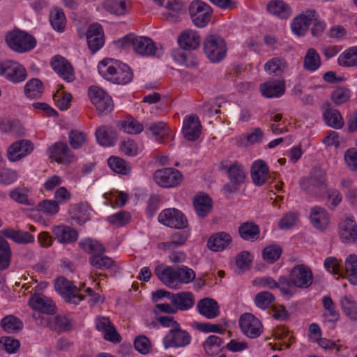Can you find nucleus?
<instances>
[{"label": "nucleus", "mask_w": 357, "mask_h": 357, "mask_svg": "<svg viewBox=\"0 0 357 357\" xmlns=\"http://www.w3.org/2000/svg\"><path fill=\"white\" fill-rule=\"evenodd\" d=\"M344 271L347 280L353 285H357V255L351 254L344 262Z\"/></svg>", "instance_id": "nucleus-41"}, {"label": "nucleus", "mask_w": 357, "mask_h": 357, "mask_svg": "<svg viewBox=\"0 0 357 357\" xmlns=\"http://www.w3.org/2000/svg\"><path fill=\"white\" fill-rule=\"evenodd\" d=\"M204 50L207 58L212 62H219L226 56L225 40L218 35L207 36L204 42Z\"/></svg>", "instance_id": "nucleus-5"}, {"label": "nucleus", "mask_w": 357, "mask_h": 357, "mask_svg": "<svg viewBox=\"0 0 357 357\" xmlns=\"http://www.w3.org/2000/svg\"><path fill=\"white\" fill-rule=\"evenodd\" d=\"M193 205L197 215L204 218L212 211L213 200L208 195L200 193L194 197Z\"/></svg>", "instance_id": "nucleus-27"}, {"label": "nucleus", "mask_w": 357, "mask_h": 357, "mask_svg": "<svg viewBox=\"0 0 357 357\" xmlns=\"http://www.w3.org/2000/svg\"><path fill=\"white\" fill-rule=\"evenodd\" d=\"M351 91L346 87H339L331 93V100L335 105L346 102L350 98Z\"/></svg>", "instance_id": "nucleus-63"}, {"label": "nucleus", "mask_w": 357, "mask_h": 357, "mask_svg": "<svg viewBox=\"0 0 357 357\" xmlns=\"http://www.w3.org/2000/svg\"><path fill=\"white\" fill-rule=\"evenodd\" d=\"M88 95L100 114H107L112 111L114 105L112 98L100 88L91 86Z\"/></svg>", "instance_id": "nucleus-9"}, {"label": "nucleus", "mask_w": 357, "mask_h": 357, "mask_svg": "<svg viewBox=\"0 0 357 357\" xmlns=\"http://www.w3.org/2000/svg\"><path fill=\"white\" fill-rule=\"evenodd\" d=\"M275 296L269 291H261L255 298L256 305L261 310H266L275 301Z\"/></svg>", "instance_id": "nucleus-58"}, {"label": "nucleus", "mask_w": 357, "mask_h": 357, "mask_svg": "<svg viewBox=\"0 0 357 357\" xmlns=\"http://www.w3.org/2000/svg\"><path fill=\"white\" fill-rule=\"evenodd\" d=\"M310 218L313 227L320 231L326 229L329 225L328 214L325 208L320 206L312 208Z\"/></svg>", "instance_id": "nucleus-29"}, {"label": "nucleus", "mask_w": 357, "mask_h": 357, "mask_svg": "<svg viewBox=\"0 0 357 357\" xmlns=\"http://www.w3.org/2000/svg\"><path fill=\"white\" fill-rule=\"evenodd\" d=\"M29 303L33 310L38 312L33 314V317L36 319L40 317L39 312L52 314L56 312L54 303L50 298L43 294H34L30 298Z\"/></svg>", "instance_id": "nucleus-15"}, {"label": "nucleus", "mask_w": 357, "mask_h": 357, "mask_svg": "<svg viewBox=\"0 0 357 357\" xmlns=\"http://www.w3.org/2000/svg\"><path fill=\"white\" fill-rule=\"evenodd\" d=\"M287 68V62L280 57H274L268 60L264 65L266 72L276 76L282 75Z\"/></svg>", "instance_id": "nucleus-39"}, {"label": "nucleus", "mask_w": 357, "mask_h": 357, "mask_svg": "<svg viewBox=\"0 0 357 357\" xmlns=\"http://www.w3.org/2000/svg\"><path fill=\"white\" fill-rule=\"evenodd\" d=\"M239 326L242 333L249 338H257L263 332V326L259 319L250 313L240 317Z\"/></svg>", "instance_id": "nucleus-13"}, {"label": "nucleus", "mask_w": 357, "mask_h": 357, "mask_svg": "<svg viewBox=\"0 0 357 357\" xmlns=\"http://www.w3.org/2000/svg\"><path fill=\"white\" fill-rule=\"evenodd\" d=\"M69 143L74 149L81 148L86 140V135L79 130H72L68 135Z\"/></svg>", "instance_id": "nucleus-62"}, {"label": "nucleus", "mask_w": 357, "mask_h": 357, "mask_svg": "<svg viewBox=\"0 0 357 357\" xmlns=\"http://www.w3.org/2000/svg\"><path fill=\"white\" fill-rule=\"evenodd\" d=\"M155 273L160 280L167 287L176 289L178 287L176 268L167 266L163 268L162 265L155 268Z\"/></svg>", "instance_id": "nucleus-25"}, {"label": "nucleus", "mask_w": 357, "mask_h": 357, "mask_svg": "<svg viewBox=\"0 0 357 357\" xmlns=\"http://www.w3.org/2000/svg\"><path fill=\"white\" fill-rule=\"evenodd\" d=\"M326 123L335 129L342 128L344 125L343 119L338 110L328 109L324 112Z\"/></svg>", "instance_id": "nucleus-47"}, {"label": "nucleus", "mask_w": 357, "mask_h": 357, "mask_svg": "<svg viewBox=\"0 0 357 357\" xmlns=\"http://www.w3.org/2000/svg\"><path fill=\"white\" fill-rule=\"evenodd\" d=\"M238 233L243 240L254 241L259 238L260 229L257 225L252 222H245L239 226Z\"/></svg>", "instance_id": "nucleus-37"}, {"label": "nucleus", "mask_w": 357, "mask_h": 357, "mask_svg": "<svg viewBox=\"0 0 357 357\" xmlns=\"http://www.w3.org/2000/svg\"><path fill=\"white\" fill-rule=\"evenodd\" d=\"M49 156L58 163L66 164L73 159V153L66 142H57L48 149Z\"/></svg>", "instance_id": "nucleus-17"}, {"label": "nucleus", "mask_w": 357, "mask_h": 357, "mask_svg": "<svg viewBox=\"0 0 357 357\" xmlns=\"http://www.w3.org/2000/svg\"><path fill=\"white\" fill-rule=\"evenodd\" d=\"M1 326L6 333H17L22 329L23 323L17 317L9 315L1 319Z\"/></svg>", "instance_id": "nucleus-51"}, {"label": "nucleus", "mask_w": 357, "mask_h": 357, "mask_svg": "<svg viewBox=\"0 0 357 357\" xmlns=\"http://www.w3.org/2000/svg\"><path fill=\"white\" fill-rule=\"evenodd\" d=\"M198 312L207 319H213L220 314V306L218 302L206 297L201 299L197 304Z\"/></svg>", "instance_id": "nucleus-24"}, {"label": "nucleus", "mask_w": 357, "mask_h": 357, "mask_svg": "<svg viewBox=\"0 0 357 357\" xmlns=\"http://www.w3.org/2000/svg\"><path fill=\"white\" fill-rule=\"evenodd\" d=\"M11 249L7 241L0 236V270L6 269L11 260Z\"/></svg>", "instance_id": "nucleus-50"}, {"label": "nucleus", "mask_w": 357, "mask_h": 357, "mask_svg": "<svg viewBox=\"0 0 357 357\" xmlns=\"http://www.w3.org/2000/svg\"><path fill=\"white\" fill-rule=\"evenodd\" d=\"M188 237V234L185 231L175 232L171 236L169 241L159 243L158 248L165 250H173L174 248L183 245Z\"/></svg>", "instance_id": "nucleus-40"}, {"label": "nucleus", "mask_w": 357, "mask_h": 357, "mask_svg": "<svg viewBox=\"0 0 357 357\" xmlns=\"http://www.w3.org/2000/svg\"><path fill=\"white\" fill-rule=\"evenodd\" d=\"M267 11L281 19H288L291 15V7L282 0H271L266 5Z\"/></svg>", "instance_id": "nucleus-31"}, {"label": "nucleus", "mask_w": 357, "mask_h": 357, "mask_svg": "<svg viewBox=\"0 0 357 357\" xmlns=\"http://www.w3.org/2000/svg\"><path fill=\"white\" fill-rule=\"evenodd\" d=\"M222 344L223 340L221 337L212 335L208 337L206 341L203 343V347L206 354L212 355L214 354V349L217 350L222 349H220Z\"/></svg>", "instance_id": "nucleus-60"}, {"label": "nucleus", "mask_w": 357, "mask_h": 357, "mask_svg": "<svg viewBox=\"0 0 357 357\" xmlns=\"http://www.w3.org/2000/svg\"><path fill=\"white\" fill-rule=\"evenodd\" d=\"M30 190L24 185L13 188L9 192V197L13 201L26 206H33V203L29 199Z\"/></svg>", "instance_id": "nucleus-42"}, {"label": "nucleus", "mask_w": 357, "mask_h": 357, "mask_svg": "<svg viewBox=\"0 0 357 357\" xmlns=\"http://www.w3.org/2000/svg\"><path fill=\"white\" fill-rule=\"evenodd\" d=\"M96 137L100 145L112 146L115 143L116 132L113 128L102 126L97 128Z\"/></svg>", "instance_id": "nucleus-36"}, {"label": "nucleus", "mask_w": 357, "mask_h": 357, "mask_svg": "<svg viewBox=\"0 0 357 357\" xmlns=\"http://www.w3.org/2000/svg\"><path fill=\"white\" fill-rule=\"evenodd\" d=\"M316 16L317 12L314 10H307L296 17L291 24L293 33L298 36L305 35Z\"/></svg>", "instance_id": "nucleus-16"}, {"label": "nucleus", "mask_w": 357, "mask_h": 357, "mask_svg": "<svg viewBox=\"0 0 357 357\" xmlns=\"http://www.w3.org/2000/svg\"><path fill=\"white\" fill-rule=\"evenodd\" d=\"M231 243V236L227 232L221 231L209 238L207 246L212 251L219 252L226 249Z\"/></svg>", "instance_id": "nucleus-33"}, {"label": "nucleus", "mask_w": 357, "mask_h": 357, "mask_svg": "<svg viewBox=\"0 0 357 357\" xmlns=\"http://www.w3.org/2000/svg\"><path fill=\"white\" fill-rule=\"evenodd\" d=\"M153 178L160 187L170 188H175L182 183L183 174L174 168H163L155 172Z\"/></svg>", "instance_id": "nucleus-10"}, {"label": "nucleus", "mask_w": 357, "mask_h": 357, "mask_svg": "<svg viewBox=\"0 0 357 357\" xmlns=\"http://www.w3.org/2000/svg\"><path fill=\"white\" fill-rule=\"evenodd\" d=\"M33 150V144L30 140H17L8 146L7 158L10 162H17L29 155Z\"/></svg>", "instance_id": "nucleus-14"}, {"label": "nucleus", "mask_w": 357, "mask_h": 357, "mask_svg": "<svg viewBox=\"0 0 357 357\" xmlns=\"http://www.w3.org/2000/svg\"><path fill=\"white\" fill-rule=\"evenodd\" d=\"M268 167L262 160H257L251 167V177L253 183L258 186L264 184L267 179Z\"/></svg>", "instance_id": "nucleus-35"}, {"label": "nucleus", "mask_w": 357, "mask_h": 357, "mask_svg": "<svg viewBox=\"0 0 357 357\" xmlns=\"http://www.w3.org/2000/svg\"><path fill=\"white\" fill-rule=\"evenodd\" d=\"M323 305L325 309L324 317L328 319V321L335 322L339 319L340 314L335 310V305L332 298L328 296L323 297Z\"/></svg>", "instance_id": "nucleus-52"}, {"label": "nucleus", "mask_w": 357, "mask_h": 357, "mask_svg": "<svg viewBox=\"0 0 357 357\" xmlns=\"http://www.w3.org/2000/svg\"><path fill=\"white\" fill-rule=\"evenodd\" d=\"M189 13L193 24L197 27L203 28L209 22L213 10L206 3L195 0L189 6Z\"/></svg>", "instance_id": "nucleus-7"}, {"label": "nucleus", "mask_w": 357, "mask_h": 357, "mask_svg": "<svg viewBox=\"0 0 357 357\" xmlns=\"http://www.w3.org/2000/svg\"><path fill=\"white\" fill-rule=\"evenodd\" d=\"M72 218L77 224L83 225L90 219V210L84 204L77 205Z\"/></svg>", "instance_id": "nucleus-59"}, {"label": "nucleus", "mask_w": 357, "mask_h": 357, "mask_svg": "<svg viewBox=\"0 0 357 357\" xmlns=\"http://www.w3.org/2000/svg\"><path fill=\"white\" fill-rule=\"evenodd\" d=\"M340 305L343 312L351 321L357 320V302L351 296L342 297Z\"/></svg>", "instance_id": "nucleus-46"}, {"label": "nucleus", "mask_w": 357, "mask_h": 357, "mask_svg": "<svg viewBox=\"0 0 357 357\" xmlns=\"http://www.w3.org/2000/svg\"><path fill=\"white\" fill-rule=\"evenodd\" d=\"M5 40L8 46L17 53L29 52L36 45V40L31 35L20 30L8 32Z\"/></svg>", "instance_id": "nucleus-4"}, {"label": "nucleus", "mask_w": 357, "mask_h": 357, "mask_svg": "<svg viewBox=\"0 0 357 357\" xmlns=\"http://www.w3.org/2000/svg\"><path fill=\"white\" fill-rule=\"evenodd\" d=\"M220 169L227 172L230 181L235 185H241L245 182L246 178V170L245 167L238 162L230 165L222 163Z\"/></svg>", "instance_id": "nucleus-21"}, {"label": "nucleus", "mask_w": 357, "mask_h": 357, "mask_svg": "<svg viewBox=\"0 0 357 357\" xmlns=\"http://www.w3.org/2000/svg\"><path fill=\"white\" fill-rule=\"evenodd\" d=\"M158 221L167 227L176 229H185L188 226L187 218L181 211L176 208H167L160 212Z\"/></svg>", "instance_id": "nucleus-11"}, {"label": "nucleus", "mask_w": 357, "mask_h": 357, "mask_svg": "<svg viewBox=\"0 0 357 357\" xmlns=\"http://www.w3.org/2000/svg\"><path fill=\"white\" fill-rule=\"evenodd\" d=\"M337 63L342 67L357 66V46L351 47L341 53L337 58Z\"/></svg>", "instance_id": "nucleus-43"}, {"label": "nucleus", "mask_w": 357, "mask_h": 357, "mask_svg": "<svg viewBox=\"0 0 357 357\" xmlns=\"http://www.w3.org/2000/svg\"><path fill=\"white\" fill-rule=\"evenodd\" d=\"M326 186V174L324 170L319 168H314L308 180L303 181L301 188L307 190L309 193H313V189H322Z\"/></svg>", "instance_id": "nucleus-19"}, {"label": "nucleus", "mask_w": 357, "mask_h": 357, "mask_svg": "<svg viewBox=\"0 0 357 357\" xmlns=\"http://www.w3.org/2000/svg\"><path fill=\"white\" fill-rule=\"evenodd\" d=\"M178 286L180 284H188L195 278V271L185 266L176 268Z\"/></svg>", "instance_id": "nucleus-55"}, {"label": "nucleus", "mask_w": 357, "mask_h": 357, "mask_svg": "<svg viewBox=\"0 0 357 357\" xmlns=\"http://www.w3.org/2000/svg\"><path fill=\"white\" fill-rule=\"evenodd\" d=\"M191 339L192 337L189 333L182 330L179 325L174 329L169 331L164 337L162 343L166 349L170 347H185L190 344Z\"/></svg>", "instance_id": "nucleus-12"}, {"label": "nucleus", "mask_w": 357, "mask_h": 357, "mask_svg": "<svg viewBox=\"0 0 357 357\" xmlns=\"http://www.w3.org/2000/svg\"><path fill=\"white\" fill-rule=\"evenodd\" d=\"M89 263L94 267L101 270H109L112 275L119 271V266L110 257L102 255H92L89 258Z\"/></svg>", "instance_id": "nucleus-30"}, {"label": "nucleus", "mask_w": 357, "mask_h": 357, "mask_svg": "<svg viewBox=\"0 0 357 357\" xmlns=\"http://www.w3.org/2000/svg\"><path fill=\"white\" fill-rule=\"evenodd\" d=\"M51 66L54 70L63 79L68 82L75 79L73 68L64 57L59 55L54 56L51 61Z\"/></svg>", "instance_id": "nucleus-22"}, {"label": "nucleus", "mask_w": 357, "mask_h": 357, "mask_svg": "<svg viewBox=\"0 0 357 357\" xmlns=\"http://www.w3.org/2000/svg\"><path fill=\"white\" fill-rule=\"evenodd\" d=\"M281 254L282 248L278 245H272L263 250L264 259L270 263H273L277 261L280 258Z\"/></svg>", "instance_id": "nucleus-64"}, {"label": "nucleus", "mask_w": 357, "mask_h": 357, "mask_svg": "<svg viewBox=\"0 0 357 357\" xmlns=\"http://www.w3.org/2000/svg\"><path fill=\"white\" fill-rule=\"evenodd\" d=\"M54 288L63 298L69 303L77 305L85 298L84 296L79 294V289L72 282L63 277L56 280Z\"/></svg>", "instance_id": "nucleus-8"}, {"label": "nucleus", "mask_w": 357, "mask_h": 357, "mask_svg": "<svg viewBox=\"0 0 357 357\" xmlns=\"http://www.w3.org/2000/svg\"><path fill=\"white\" fill-rule=\"evenodd\" d=\"M103 6L112 14L122 15L127 13L126 2L123 0H105Z\"/></svg>", "instance_id": "nucleus-54"}, {"label": "nucleus", "mask_w": 357, "mask_h": 357, "mask_svg": "<svg viewBox=\"0 0 357 357\" xmlns=\"http://www.w3.org/2000/svg\"><path fill=\"white\" fill-rule=\"evenodd\" d=\"M171 304L178 310L185 311L191 308L195 303V298L192 293L183 291L172 294L170 298Z\"/></svg>", "instance_id": "nucleus-28"}, {"label": "nucleus", "mask_w": 357, "mask_h": 357, "mask_svg": "<svg viewBox=\"0 0 357 357\" xmlns=\"http://www.w3.org/2000/svg\"><path fill=\"white\" fill-rule=\"evenodd\" d=\"M98 70L105 79L116 84H126L133 78L132 71L128 65L113 59L106 58L100 61Z\"/></svg>", "instance_id": "nucleus-1"}, {"label": "nucleus", "mask_w": 357, "mask_h": 357, "mask_svg": "<svg viewBox=\"0 0 357 357\" xmlns=\"http://www.w3.org/2000/svg\"><path fill=\"white\" fill-rule=\"evenodd\" d=\"M261 94L266 98H278L284 93L285 84L284 80L273 79L260 85Z\"/></svg>", "instance_id": "nucleus-26"}, {"label": "nucleus", "mask_w": 357, "mask_h": 357, "mask_svg": "<svg viewBox=\"0 0 357 357\" xmlns=\"http://www.w3.org/2000/svg\"><path fill=\"white\" fill-rule=\"evenodd\" d=\"M52 232L56 238L61 243H71L77 241V231L66 225L55 226L52 228Z\"/></svg>", "instance_id": "nucleus-32"}, {"label": "nucleus", "mask_w": 357, "mask_h": 357, "mask_svg": "<svg viewBox=\"0 0 357 357\" xmlns=\"http://www.w3.org/2000/svg\"><path fill=\"white\" fill-rule=\"evenodd\" d=\"M87 44L89 50L95 53L104 45V33L102 27L98 23L91 24L87 31Z\"/></svg>", "instance_id": "nucleus-18"}, {"label": "nucleus", "mask_w": 357, "mask_h": 357, "mask_svg": "<svg viewBox=\"0 0 357 357\" xmlns=\"http://www.w3.org/2000/svg\"><path fill=\"white\" fill-rule=\"evenodd\" d=\"M118 43L123 47L132 46L137 54L143 56L160 57L163 54L161 45H157L148 37L130 34L119 40Z\"/></svg>", "instance_id": "nucleus-3"}, {"label": "nucleus", "mask_w": 357, "mask_h": 357, "mask_svg": "<svg viewBox=\"0 0 357 357\" xmlns=\"http://www.w3.org/2000/svg\"><path fill=\"white\" fill-rule=\"evenodd\" d=\"M2 234L17 243H31L34 241V236L27 231L7 228L1 231Z\"/></svg>", "instance_id": "nucleus-38"}, {"label": "nucleus", "mask_w": 357, "mask_h": 357, "mask_svg": "<svg viewBox=\"0 0 357 357\" xmlns=\"http://www.w3.org/2000/svg\"><path fill=\"white\" fill-rule=\"evenodd\" d=\"M199 36L193 31H183L178 38L179 46L185 50H196L200 45Z\"/></svg>", "instance_id": "nucleus-34"}, {"label": "nucleus", "mask_w": 357, "mask_h": 357, "mask_svg": "<svg viewBox=\"0 0 357 357\" xmlns=\"http://www.w3.org/2000/svg\"><path fill=\"white\" fill-rule=\"evenodd\" d=\"M0 76L12 83L17 84L26 79L27 73L26 68L19 62L6 60L0 61Z\"/></svg>", "instance_id": "nucleus-6"}, {"label": "nucleus", "mask_w": 357, "mask_h": 357, "mask_svg": "<svg viewBox=\"0 0 357 357\" xmlns=\"http://www.w3.org/2000/svg\"><path fill=\"white\" fill-rule=\"evenodd\" d=\"M255 284L259 285L261 287H267L269 289H278L282 294L287 296V294H289V291L286 289L285 287H282L280 277L278 281L276 282L273 278L271 277H265L257 278L254 281Z\"/></svg>", "instance_id": "nucleus-53"}, {"label": "nucleus", "mask_w": 357, "mask_h": 357, "mask_svg": "<svg viewBox=\"0 0 357 357\" xmlns=\"http://www.w3.org/2000/svg\"><path fill=\"white\" fill-rule=\"evenodd\" d=\"M183 133L189 141H195L200 135L202 130L201 122L195 114L187 116L183 121Z\"/></svg>", "instance_id": "nucleus-20"}, {"label": "nucleus", "mask_w": 357, "mask_h": 357, "mask_svg": "<svg viewBox=\"0 0 357 357\" xmlns=\"http://www.w3.org/2000/svg\"><path fill=\"white\" fill-rule=\"evenodd\" d=\"M321 66V59L317 50L314 48H310L303 61V66L305 69L310 71H315Z\"/></svg>", "instance_id": "nucleus-49"}, {"label": "nucleus", "mask_w": 357, "mask_h": 357, "mask_svg": "<svg viewBox=\"0 0 357 357\" xmlns=\"http://www.w3.org/2000/svg\"><path fill=\"white\" fill-rule=\"evenodd\" d=\"M50 20L53 29L59 32L63 31L66 25V16L62 9L55 7L50 14Z\"/></svg>", "instance_id": "nucleus-48"}, {"label": "nucleus", "mask_w": 357, "mask_h": 357, "mask_svg": "<svg viewBox=\"0 0 357 357\" xmlns=\"http://www.w3.org/2000/svg\"><path fill=\"white\" fill-rule=\"evenodd\" d=\"M39 211L50 215L57 213L59 211V206L55 200L45 199L38 205Z\"/></svg>", "instance_id": "nucleus-61"}, {"label": "nucleus", "mask_w": 357, "mask_h": 357, "mask_svg": "<svg viewBox=\"0 0 357 357\" xmlns=\"http://www.w3.org/2000/svg\"><path fill=\"white\" fill-rule=\"evenodd\" d=\"M81 248L86 252L93 255H102L105 252V247L98 241L92 239H85L80 241Z\"/></svg>", "instance_id": "nucleus-57"}, {"label": "nucleus", "mask_w": 357, "mask_h": 357, "mask_svg": "<svg viewBox=\"0 0 357 357\" xmlns=\"http://www.w3.org/2000/svg\"><path fill=\"white\" fill-rule=\"evenodd\" d=\"M107 164L112 171L116 174L127 175L131 170L129 163L126 162L123 158L111 156L107 160Z\"/></svg>", "instance_id": "nucleus-44"}, {"label": "nucleus", "mask_w": 357, "mask_h": 357, "mask_svg": "<svg viewBox=\"0 0 357 357\" xmlns=\"http://www.w3.org/2000/svg\"><path fill=\"white\" fill-rule=\"evenodd\" d=\"M280 281L282 287L289 291L287 296H292L296 293V287L306 289L313 282V275L310 268L304 264H299L294 266L289 274V277L280 276Z\"/></svg>", "instance_id": "nucleus-2"}, {"label": "nucleus", "mask_w": 357, "mask_h": 357, "mask_svg": "<svg viewBox=\"0 0 357 357\" xmlns=\"http://www.w3.org/2000/svg\"><path fill=\"white\" fill-rule=\"evenodd\" d=\"M299 221V213L297 211H291L287 213L279 221L278 227L281 229H290Z\"/></svg>", "instance_id": "nucleus-56"}, {"label": "nucleus", "mask_w": 357, "mask_h": 357, "mask_svg": "<svg viewBox=\"0 0 357 357\" xmlns=\"http://www.w3.org/2000/svg\"><path fill=\"white\" fill-rule=\"evenodd\" d=\"M339 236L344 243H352L357 239V225L354 219L346 218L341 220Z\"/></svg>", "instance_id": "nucleus-23"}, {"label": "nucleus", "mask_w": 357, "mask_h": 357, "mask_svg": "<svg viewBox=\"0 0 357 357\" xmlns=\"http://www.w3.org/2000/svg\"><path fill=\"white\" fill-rule=\"evenodd\" d=\"M43 89V82L37 78H33L25 84L24 93L27 97L36 99L41 96Z\"/></svg>", "instance_id": "nucleus-45"}]
</instances>
